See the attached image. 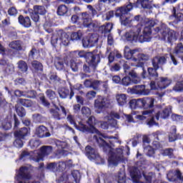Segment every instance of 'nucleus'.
Masks as SVG:
<instances>
[{
	"instance_id": "obj_1",
	"label": "nucleus",
	"mask_w": 183,
	"mask_h": 183,
	"mask_svg": "<svg viewBox=\"0 0 183 183\" xmlns=\"http://www.w3.org/2000/svg\"><path fill=\"white\" fill-rule=\"evenodd\" d=\"M108 138L107 137V139ZM109 139V142L110 144L107 140H104L102 137H99V139L96 137L97 142H98L100 147H102L104 151H109V164L110 165H118V162L124 161V147L112 149V147H114V143L112 142H114V141H115V142H119V144H121V142L118 140V138L114 137H110Z\"/></svg>"
},
{
	"instance_id": "obj_2",
	"label": "nucleus",
	"mask_w": 183,
	"mask_h": 183,
	"mask_svg": "<svg viewBox=\"0 0 183 183\" xmlns=\"http://www.w3.org/2000/svg\"><path fill=\"white\" fill-rule=\"evenodd\" d=\"M142 31V25L138 24L132 31L125 34L127 41L132 42V41H139L142 42H149L151 41V30L148 27L144 28Z\"/></svg>"
},
{
	"instance_id": "obj_3",
	"label": "nucleus",
	"mask_w": 183,
	"mask_h": 183,
	"mask_svg": "<svg viewBox=\"0 0 183 183\" xmlns=\"http://www.w3.org/2000/svg\"><path fill=\"white\" fill-rule=\"evenodd\" d=\"M134 6L132 3H129L126 6H122L117 9L116 16L120 18L122 25L124 26H129L132 22V19H129V17H125V15H128V12L132 11Z\"/></svg>"
},
{
	"instance_id": "obj_4",
	"label": "nucleus",
	"mask_w": 183,
	"mask_h": 183,
	"mask_svg": "<svg viewBox=\"0 0 183 183\" xmlns=\"http://www.w3.org/2000/svg\"><path fill=\"white\" fill-rule=\"evenodd\" d=\"M69 41H71L69 34H67L64 31L60 30L53 34L51 42L54 46L56 45V44H59L60 45L68 46V45H69Z\"/></svg>"
},
{
	"instance_id": "obj_5",
	"label": "nucleus",
	"mask_w": 183,
	"mask_h": 183,
	"mask_svg": "<svg viewBox=\"0 0 183 183\" xmlns=\"http://www.w3.org/2000/svg\"><path fill=\"white\" fill-rule=\"evenodd\" d=\"M155 31L157 32H161L162 36L164 41L167 42H174V41H177V33L174 30H169V29L167 28L165 24H162V27H156Z\"/></svg>"
},
{
	"instance_id": "obj_6",
	"label": "nucleus",
	"mask_w": 183,
	"mask_h": 183,
	"mask_svg": "<svg viewBox=\"0 0 183 183\" xmlns=\"http://www.w3.org/2000/svg\"><path fill=\"white\" fill-rule=\"evenodd\" d=\"M143 175L144 177L146 182L139 181L140 176L139 172H138V169L133 168L130 170V177H132V179L134 183H152V179L155 178V174H154V173H148L147 174H144Z\"/></svg>"
},
{
	"instance_id": "obj_7",
	"label": "nucleus",
	"mask_w": 183,
	"mask_h": 183,
	"mask_svg": "<svg viewBox=\"0 0 183 183\" xmlns=\"http://www.w3.org/2000/svg\"><path fill=\"white\" fill-rule=\"evenodd\" d=\"M52 153L51 146H43L40 149V152L37 153L34 156H31L30 159L34 161V162H39V161H44L45 157H48Z\"/></svg>"
},
{
	"instance_id": "obj_8",
	"label": "nucleus",
	"mask_w": 183,
	"mask_h": 183,
	"mask_svg": "<svg viewBox=\"0 0 183 183\" xmlns=\"http://www.w3.org/2000/svg\"><path fill=\"white\" fill-rule=\"evenodd\" d=\"M154 112V110L149 109V110H144L142 112V114H137V112H132V114H127L126 115V118L128 121V122H134V117H132V115H135L134 118L136 119H139V121H144V119H147V118H149V117H152V113Z\"/></svg>"
},
{
	"instance_id": "obj_9",
	"label": "nucleus",
	"mask_w": 183,
	"mask_h": 183,
	"mask_svg": "<svg viewBox=\"0 0 183 183\" xmlns=\"http://www.w3.org/2000/svg\"><path fill=\"white\" fill-rule=\"evenodd\" d=\"M86 122L89 127H88L87 126H86L89 129V131L84 132H92V134H97V135L94 136V139H99V138H104V139L108 138V137L107 136L100 134L99 131L97 129V128H95V125L97 124V119H95V117L94 116L90 117L88 119Z\"/></svg>"
},
{
	"instance_id": "obj_10",
	"label": "nucleus",
	"mask_w": 183,
	"mask_h": 183,
	"mask_svg": "<svg viewBox=\"0 0 183 183\" xmlns=\"http://www.w3.org/2000/svg\"><path fill=\"white\" fill-rule=\"evenodd\" d=\"M172 82V81L168 79V77H159L157 79V84L155 81H152L150 86L152 89H165V88L171 85Z\"/></svg>"
},
{
	"instance_id": "obj_11",
	"label": "nucleus",
	"mask_w": 183,
	"mask_h": 183,
	"mask_svg": "<svg viewBox=\"0 0 183 183\" xmlns=\"http://www.w3.org/2000/svg\"><path fill=\"white\" fill-rule=\"evenodd\" d=\"M109 104H111L109 98L99 96L97 99L94 100V108L97 114H101V111H102L104 108H107Z\"/></svg>"
},
{
	"instance_id": "obj_12",
	"label": "nucleus",
	"mask_w": 183,
	"mask_h": 183,
	"mask_svg": "<svg viewBox=\"0 0 183 183\" xmlns=\"http://www.w3.org/2000/svg\"><path fill=\"white\" fill-rule=\"evenodd\" d=\"M86 155L90 159V161H92V159H94L96 161L97 164H104V159L99 157V154H98V152L90 146H86L85 148Z\"/></svg>"
},
{
	"instance_id": "obj_13",
	"label": "nucleus",
	"mask_w": 183,
	"mask_h": 183,
	"mask_svg": "<svg viewBox=\"0 0 183 183\" xmlns=\"http://www.w3.org/2000/svg\"><path fill=\"white\" fill-rule=\"evenodd\" d=\"M66 119L71 125H74V127L79 129V131H81V132H86L87 131H89V129L86 127L84 122H79V125L76 124V117L72 114H68Z\"/></svg>"
},
{
	"instance_id": "obj_14",
	"label": "nucleus",
	"mask_w": 183,
	"mask_h": 183,
	"mask_svg": "<svg viewBox=\"0 0 183 183\" xmlns=\"http://www.w3.org/2000/svg\"><path fill=\"white\" fill-rule=\"evenodd\" d=\"M127 92L129 94H136V95H149V89L145 88V85H137L133 88H129Z\"/></svg>"
},
{
	"instance_id": "obj_15",
	"label": "nucleus",
	"mask_w": 183,
	"mask_h": 183,
	"mask_svg": "<svg viewBox=\"0 0 183 183\" xmlns=\"http://www.w3.org/2000/svg\"><path fill=\"white\" fill-rule=\"evenodd\" d=\"M167 179L171 182L182 183V174L179 170L170 171L167 174Z\"/></svg>"
},
{
	"instance_id": "obj_16",
	"label": "nucleus",
	"mask_w": 183,
	"mask_h": 183,
	"mask_svg": "<svg viewBox=\"0 0 183 183\" xmlns=\"http://www.w3.org/2000/svg\"><path fill=\"white\" fill-rule=\"evenodd\" d=\"M97 43L98 35L97 34H92L91 36H86L82 39V45L84 48H91V46H94V45Z\"/></svg>"
},
{
	"instance_id": "obj_17",
	"label": "nucleus",
	"mask_w": 183,
	"mask_h": 183,
	"mask_svg": "<svg viewBox=\"0 0 183 183\" xmlns=\"http://www.w3.org/2000/svg\"><path fill=\"white\" fill-rule=\"evenodd\" d=\"M86 63L89 66H92L95 70L97 69V66H98V64L101 62V58L98 55H94V54L89 52L86 55Z\"/></svg>"
},
{
	"instance_id": "obj_18",
	"label": "nucleus",
	"mask_w": 183,
	"mask_h": 183,
	"mask_svg": "<svg viewBox=\"0 0 183 183\" xmlns=\"http://www.w3.org/2000/svg\"><path fill=\"white\" fill-rule=\"evenodd\" d=\"M56 145L59 150H57L56 155H59V157H66L68 155V151L64 149H68V143L66 142H62L60 140L56 141Z\"/></svg>"
},
{
	"instance_id": "obj_19",
	"label": "nucleus",
	"mask_w": 183,
	"mask_h": 183,
	"mask_svg": "<svg viewBox=\"0 0 183 183\" xmlns=\"http://www.w3.org/2000/svg\"><path fill=\"white\" fill-rule=\"evenodd\" d=\"M167 58L168 54H164V56H157L154 57L152 60L153 68H155V69H159V65L162 66L167 64Z\"/></svg>"
},
{
	"instance_id": "obj_20",
	"label": "nucleus",
	"mask_w": 183,
	"mask_h": 183,
	"mask_svg": "<svg viewBox=\"0 0 183 183\" xmlns=\"http://www.w3.org/2000/svg\"><path fill=\"white\" fill-rule=\"evenodd\" d=\"M138 62H136V64H132L133 66H137L138 68H142L143 72L142 74V78H145V74H147V71L144 70V63L139 62V61H149V55L145 54H137V58Z\"/></svg>"
},
{
	"instance_id": "obj_21",
	"label": "nucleus",
	"mask_w": 183,
	"mask_h": 183,
	"mask_svg": "<svg viewBox=\"0 0 183 183\" xmlns=\"http://www.w3.org/2000/svg\"><path fill=\"white\" fill-rule=\"evenodd\" d=\"M19 177H21V178H24V179H29L31 178V174H29V172H28V167H21L19 175L16 176V179H17L16 183H29L28 180L19 181Z\"/></svg>"
},
{
	"instance_id": "obj_22",
	"label": "nucleus",
	"mask_w": 183,
	"mask_h": 183,
	"mask_svg": "<svg viewBox=\"0 0 183 183\" xmlns=\"http://www.w3.org/2000/svg\"><path fill=\"white\" fill-rule=\"evenodd\" d=\"M138 52V49L131 50L128 46L124 48V57L126 59H131L133 62H138V59L135 57V54Z\"/></svg>"
},
{
	"instance_id": "obj_23",
	"label": "nucleus",
	"mask_w": 183,
	"mask_h": 183,
	"mask_svg": "<svg viewBox=\"0 0 183 183\" xmlns=\"http://www.w3.org/2000/svg\"><path fill=\"white\" fill-rule=\"evenodd\" d=\"M172 110V107L171 106L165 107L162 112H158L155 114V118L157 121L159 120V118L162 119H167L168 117H169V114H171V111Z\"/></svg>"
},
{
	"instance_id": "obj_24",
	"label": "nucleus",
	"mask_w": 183,
	"mask_h": 183,
	"mask_svg": "<svg viewBox=\"0 0 183 183\" xmlns=\"http://www.w3.org/2000/svg\"><path fill=\"white\" fill-rule=\"evenodd\" d=\"M36 135L39 137V138H46L48 137H51V133L48 131V129L44 126H40L36 129Z\"/></svg>"
},
{
	"instance_id": "obj_25",
	"label": "nucleus",
	"mask_w": 183,
	"mask_h": 183,
	"mask_svg": "<svg viewBox=\"0 0 183 183\" xmlns=\"http://www.w3.org/2000/svg\"><path fill=\"white\" fill-rule=\"evenodd\" d=\"M138 104H139L143 108H152L154 107V99L146 97L144 99H138Z\"/></svg>"
},
{
	"instance_id": "obj_26",
	"label": "nucleus",
	"mask_w": 183,
	"mask_h": 183,
	"mask_svg": "<svg viewBox=\"0 0 183 183\" xmlns=\"http://www.w3.org/2000/svg\"><path fill=\"white\" fill-rule=\"evenodd\" d=\"M59 95L60 98L62 99H65L69 95V99H72V97H74V93L73 90L69 91L68 89L61 88L59 89Z\"/></svg>"
},
{
	"instance_id": "obj_27",
	"label": "nucleus",
	"mask_w": 183,
	"mask_h": 183,
	"mask_svg": "<svg viewBox=\"0 0 183 183\" xmlns=\"http://www.w3.org/2000/svg\"><path fill=\"white\" fill-rule=\"evenodd\" d=\"M116 101L119 107H124L128 102V97L125 94H117Z\"/></svg>"
},
{
	"instance_id": "obj_28",
	"label": "nucleus",
	"mask_w": 183,
	"mask_h": 183,
	"mask_svg": "<svg viewBox=\"0 0 183 183\" xmlns=\"http://www.w3.org/2000/svg\"><path fill=\"white\" fill-rule=\"evenodd\" d=\"M81 21L83 26H84L86 28H91V22L92 19H91L89 14L86 12L81 13Z\"/></svg>"
},
{
	"instance_id": "obj_29",
	"label": "nucleus",
	"mask_w": 183,
	"mask_h": 183,
	"mask_svg": "<svg viewBox=\"0 0 183 183\" xmlns=\"http://www.w3.org/2000/svg\"><path fill=\"white\" fill-rule=\"evenodd\" d=\"M9 46L15 51H22V43L19 40L10 42Z\"/></svg>"
},
{
	"instance_id": "obj_30",
	"label": "nucleus",
	"mask_w": 183,
	"mask_h": 183,
	"mask_svg": "<svg viewBox=\"0 0 183 183\" xmlns=\"http://www.w3.org/2000/svg\"><path fill=\"white\" fill-rule=\"evenodd\" d=\"M19 22L25 28H29V26H31V19H29L28 16L24 18L23 16H19Z\"/></svg>"
},
{
	"instance_id": "obj_31",
	"label": "nucleus",
	"mask_w": 183,
	"mask_h": 183,
	"mask_svg": "<svg viewBox=\"0 0 183 183\" xmlns=\"http://www.w3.org/2000/svg\"><path fill=\"white\" fill-rule=\"evenodd\" d=\"M28 134H29V130H28V128L23 127L20 130L15 132L14 136L24 139L25 137H26V135H28Z\"/></svg>"
},
{
	"instance_id": "obj_32",
	"label": "nucleus",
	"mask_w": 183,
	"mask_h": 183,
	"mask_svg": "<svg viewBox=\"0 0 183 183\" xmlns=\"http://www.w3.org/2000/svg\"><path fill=\"white\" fill-rule=\"evenodd\" d=\"M54 66L58 69L59 71H62L64 69V59H62L60 57H56L54 59Z\"/></svg>"
},
{
	"instance_id": "obj_33",
	"label": "nucleus",
	"mask_w": 183,
	"mask_h": 183,
	"mask_svg": "<svg viewBox=\"0 0 183 183\" xmlns=\"http://www.w3.org/2000/svg\"><path fill=\"white\" fill-rule=\"evenodd\" d=\"M137 4H141V6L147 9H151V8H152V1L137 0Z\"/></svg>"
},
{
	"instance_id": "obj_34",
	"label": "nucleus",
	"mask_w": 183,
	"mask_h": 183,
	"mask_svg": "<svg viewBox=\"0 0 183 183\" xmlns=\"http://www.w3.org/2000/svg\"><path fill=\"white\" fill-rule=\"evenodd\" d=\"M82 36H84V32H82L81 30H79L76 32L71 33L70 38L72 41H79Z\"/></svg>"
},
{
	"instance_id": "obj_35",
	"label": "nucleus",
	"mask_w": 183,
	"mask_h": 183,
	"mask_svg": "<svg viewBox=\"0 0 183 183\" xmlns=\"http://www.w3.org/2000/svg\"><path fill=\"white\" fill-rule=\"evenodd\" d=\"M19 102L23 105V107H26V108H31V107L34 105V102H32L31 100L26 99H19Z\"/></svg>"
},
{
	"instance_id": "obj_36",
	"label": "nucleus",
	"mask_w": 183,
	"mask_h": 183,
	"mask_svg": "<svg viewBox=\"0 0 183 183\" xmlns=\"http://www.w3.org/2000/svg\"><path fill=\"white\" fill-rule=\"evenodd\" d=\"M16 112L17 115H19V117H21V118L26 115V112L25 111V109L21 106H19V104L16 105Z\"/></svg>"
},
{
	"instance_id": "obj_37",
	"label": "nucleus",
	"mask_w": 183,
	"mask_h": 183,
	"mask_svg": "<svg viewBox=\"0 0 183 183\" xmlns=\"http://www.w3.org/2000/svg\"><path fill=\"white\" fill-rule=\"evenodd\" d=\"M117 182L118 183H126L127 182V175L125 172H119L117 175Z\"/></svg>"
},
{
	"instance_id": "obj_38",
	"label": "nucleus",
	"mask_w": 183,
	"mask_h": 183,
	"mask_svg": "<svg viewBox=\"0 0 183 183\" xmlns=\"http://www.w3.org/2000/svg\"><path fill=\"white\" fill-rule=\"evenodd\" d=\"M68 12V7L65 5H60L57 9V14L60 16H64Z\"/></svg>"
},
{
	"instance_id": "obj_39",
	"label": "nucleus",
	"mask_w": 183,
	"mask_h": 183,
	"mask_svg": "<svg viewBox=\"0 0 183 183\" xmlns=\"http://www.w3.org/2000/svg\"><path fill=\"white\" fill-rule=\"evenodd\" d=\"M162 155H163V157H169V158H174V149L169 148V149H166L164 150H162L161 152Z\"/></svg>"
},
{
	"instance_id": "obj_40",
	"label": "nucleus",
	"mask_w": 183,
	"mask_h": 183,
	"mask_svg": "<svg viewBox=\"0 0 183 183\" xmlns=\"http://www.w3.org/2000/svg\"><path fill=\"white\" fill-rule=\"evenodd\" d=\"M129 75L132 76V82H133V84H139V82L141 81V79L138 77V74H137L134 70L129 71Z\"/></svg>"
},
{
	"instance_id": "obj_41",
	"label": "nucleus",
	"mask_w": 183,
	"mask_h": 183,
	"mask_svg": "<svg viewBox=\"0 0 183 183\" xmlns=\"http://www.w3.org/2000/svg\"><path fill=\"white\" fill-rule=\"evenodd\" d=\"M34 12L39 15H44V14L46 12V10H45V7L42 6H34Z\"/></svg>"
},
{
	"instance_id": "obj_42",
	"label": "nucleus",
	"mask_w": 183,
	"mask_h": 183,
	"mask_svg": "<svg viewBox=\"0 0 183 183\" xmlns=\"http://www.w3.org/2000/svg\"><path fill=\"white\" fill-rule=\"evenodd\" d=\"M18 68L21 72H26L28 71V64H26V62L21 60L18 63Z\"/></svg>"
},
{
	"instance_id": "obj_43",
	"label": "nucleus",
	"mask_w": 183,
	"mask_h": 183,
	"mask_svg": "<svg viewBox=\"0 0 183 183\" xmlns=\"http://www.w3.org/2000/svg\"><path fill=\"white\" fill-rule=\"evenodd\" d=\"M59 108L56 107L55 109H51L50 112L54 119H61V113H59Z\"/></svg>"
},
{
	"instance_id": "obj_44",
	"label": "nucleus",
	"mask_w": 183,
	"mask_h": 183,
	"mask_svg": "<svg viewBox=\"0 0 183 183\" xmlns=\"http://www.w3.org/2000/svg\"><path fill=\"white\" fill-rule=\"evenodd\" d=\"M16 137V139L14 142V147H16V148H22V147H24V142L22 141L24 138L19 137Z\"/></svg>"
},
{
	"instance_id": "obj_45",
	"label": "nucleus",
	"mask_w": 183,
	"mask_h": 183,
	"mask_svg": "<svg viewBox=\"0 0 183 183\" xmlns=\"http://www.w3.org/2000/svg\"><path fill=\"white\" fill-rule=\"evenodd\" d=\"M39 145H41L39 140L32 139L29 142V146L31 147V149H36Z\"/></svg>"
},
{
	"instance_id": "obj_46",
	"label": "nucleus",
	"mask_w": 183,
	"mask_h": 183,
	"mask_svg": "<svg viewBox=\"0 0 183 183\" xmlns=\"http://www.w3.org/2000/svg\"><path fill=\"white\" fill-rule=\"evenodd\" d=\"M173 90L176 92H181L183 91V80L177 81L175 86L173 87Z\"/></svg>"
},
{
	"instance_id": "obj_47",
	"label": "nucleus",
	"mask_w": 183,
	"mask_h": 183,
	"mask_svg": "<svg viewBox=\"0 0 183 183\" xmlns=\"http://www.w3.org/2000/svg\"><path fill=\"white\" fill-rule=\"evenodd\" d=\"M177 128L174 127L173 132L169 134V142H174V141H177Z\"/></svg>"
},
{
	"instance_id": "obj_48",
	"label": "nucleus",
	"mask_w": 183,
	"mask_h": 183,
	"mask_svg": "<svg viewBox=\"0 0 183 183\" xmlns=\"http://www.w3.org/2000/svg\"><path fill=\"white\" fill-rule=\"evenodd\" d=\"M158 69H155L154 67H149L148 68V73L150 75V76H153L154 79H157L158 78V72H157V70Z\"/></svg>"
},
{
	"instance_id": "obj_49",
	"label": "nucleus",
	"mask_w": 183,
	"mask_h": 183,
	"mask_svg": "<svg viewBox=\"0 0 183 183\" xmlns=\"http://www.w3.org/2000/svg\"><path fill=\"white\" fill-rule=\"evenodd\" d=\"M173 54H176V55H181L182 54H183L182 43H179V44H177V46L174 49Z\"/></svg>"
},
{
	"instance_id": "obj_50",
	"label": "nucleus",
	"mask_w": 183,
	"mask_h": 183,
	"mask_svg": "<svg viewBox=\"0 0 183 183\" xmlns=\"http://www.w3.org/2000/svg\"><path fill=\"white\" fill-rule=\"evenodd\" d=\"M72 177L74 179V181L76 183H79L81 179V174L79 173V171L78 170H74L71 172Z\"/></svg>"
},
{
	"instance_id": "obj_51",
	"label": "nucleus",
	"mask_w": 183,
	"mask_h": 183,
	"mask_svg": "<svg viewBox=\"0 0 183 183\" xmlns=\"http://www.w3.org/2000/svg\"><path fill=\"white\" fill-rule=\"evenodd\" d=\"M102 84V81L99 80H92V88L94 89L95 91H98L99 89V86H101V84Z\"/></svg>"
},
{
	"instance_id": "obj_52",
	"label": "nucleus",
	"mask_w": 183,
	"mask_h": 183,
	"mask_svg": "<svg viewBox=\"0 0 183 183\" xmlns=\"http://www.w3.org/2000/svg\"><path fill=\"white\" fill-rule=\"evenodd\" d=\"M104 119H105L106 121H108L109 123L110 124V125H111L112 127H114V128L118 125V122L117 121V119H111V118H109V116H106V117H104Z\"/></svg>"
},
{
	"instance_id": "obj_53",
	"label": "nucleus",
	"mask_w": 183,
	"mask_h": 183,
	"mask_svg": "<svg viewBox=\"0 0 183 183\" xmlns=\"http://www.w3.org/2000/svg\"><path fill=\"white\" fill-rule=\"evenodd\" d=\"M131 82H132V81H131V77L129 76H124L121 81V84L124 85V86L131 85Z\"/></svg>"
},
{
	"instance_id": "obj_54",
	"label": "nucleus",
	"mask_w": 183,
	"mask_h": 183,
	"mask_svg": "<svg viewBox=\"0 0 183 183\" xmlns=\"http://www.w3.org/2000/svg\"><path fill=\"white\" fill-rule=\"evenodd\" d=\"M31 65L34 69H36V71H42V64H41L38 61H34L31 63Z\"/></svg>"
},
{
	"instance_id": "obj_55",
	"label": "nucleus",
	"mask_w": 183,
	"mask_h": 183,
	"mask_svg": "<svg viewBox=\"0 0 183 183\" xmlns=\"http://www.w3.org/2000/svg\"><path fill=\"white\" fill-rule=\"evenodd\" d=\"M46 95L49 98V99H55V98H56V94L51 89L46 90Z\"/></svg>"
},
{
	"instance_id": "obj_56",
	"label": "nucleus",
	"mask_w": 183,
	"mask_h": 183,
	"mask_svg": "<svg viewBox=\"0 0 183 183\" xmlns=\"http://www.w3.org/2000/svg\"><path fill=\"white\" fill-rule=\"evenodd\" d=\"M155 26V21L153 20H146V26L144 28H149L150 30V35L152 34V31L151 30V28Z\"/></svg>"
},
{
	"instance_id": "obj_57",
	"label": "nucleus",
	"mask_w": 183,
	"mask_h": 183,
	"mask_svg": "<svg viewBox=\"0 0 183 183\" xmlns=\"http://www.w3.org/2000/svg\"><path fill=\"white\" fill-rule=\"evenodd\" d=\"M83 71H84L86 74H91V72H95L96 70L89 65L88 66L86 64H84Z\"/></svg>"
},
{
	"instance_id": "obj_58",
	"label": "nucleus",
	"mask_w": 183,
	"mask_h": 183,
	"mask_svg": "<svg viewBox=\"0 0 183 183\" xmlns=\"http://www.w3.org/2000/svg\"><path fill=\"white\" fill-rule=\"evenodd\" d=\"M36 96V92L34 90L24 92V97H26L27 98H35Z\"/></svg>"
},
{
	"instance_id": "obj_59",
	"label": "nucleus",
	"mask_w": 183,
	"mask_h": 183,
	"mask_svg": "<svg viewBox=\"0 0 183 183\" xmlns=\"http://www.w3.org/2000/svg\"><path fill=\"white\" fill-rule=\"evenodd\" d=\"M81 111V114L83 115H85L86 117H89V115H91V109H89V107H83Z\"/></svg>"
},
{
	"instance_id": "obj_60",
	"label": "nucleus",
	"mask_w": 183,
	"mask_h": 183,
	"mask_svg": "<svg viewBox=\"0 0 183 183\" xmlns=\"http://www.w3.org/2000/svg\"><path fill=\"white\" fill-rule=\"evenodd\" d=\"M57 167L56 169L57 171H64L65 168H66V164L64 162H59V163L56 164Z\"/></svg>"
},
{
	"instance_id": "obj_61",
	"label": "nucleus",
	"mask_w": 183,
	"mask_h": 183,
	"mask_svg": "<svg viewBox=\"0 0 183 183\" xmlns=\"http://www.w3.org/2000/svg\"><path fill=\"white\" fill-rule=\"evenodd\" d=\"M39 99L44 107H49V105H51V104H49L48 100H46V99L45 98V96L41 95L39 97Z\"/></svg>"
},
{
	"instance_id": "obj_62",
	"label": "nucleus",
	"mask_w": 183,
	"mask_h": 183,
	"mask_svg": "<svg viewBox=\"0 0 183 183\" xmlns=\"http://www.w3.org/2000/svg\"><path fill=\"white\" fill-rule=\"evenodd\" d=\"M107 117H109L110 119H119L121 118L119 114L115 112H112Z\"/></svg>"
},
{
	"instance_id": "obj_63",
	"label": "nucleus",
	"mask_w": 183,
	"mask_h": 183,
	"mask_svg": "<svg viewBox=\"0 0 183 183\" xmlns=\"http://www.w3.org/2000/svg\"><path fill=\"white\" fill-rule=\"evenodd\" d=\"M57 165L56 163L53 162L50 163L47 165L46 168L47 169H50L51 171H57Z\"/></svg>"
},
{
	"instance_id": "obj_64",
	"label": "nucleus",
	"mask_w": 183,
	"mask_h": 183,
	"mask_svg": "<svg viewBox=\"0 0 183 183\" xmlns=\"http://www.w3.org/2000/svg\"><path fill=\"white\" fill-rule=\"evenodd\" d=\"M103 28H104V34L111 32V30L112 29V24L108 23L106 25H103Z\"/></svg>"
}]
</instances>
